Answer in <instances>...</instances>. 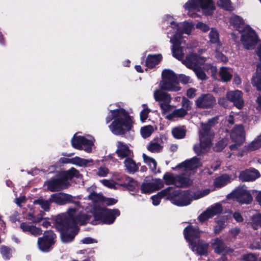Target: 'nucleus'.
<instances>
[{
    "mask_svg": "<svg viewBox=\"0 0 261 261\" xmlns=\"http://www.w3.org/2000/svg\"><path fill=\"white\" fill-rule=\"evenodd\" d=\"M238 201L241 204H249L252 201V196L250 192L246 189H239L234 192Z\"/></svg>",
    "mask_w": 261,
    "mask_h": 261,
    "instance_id": "22",
    "label": "nucleus"
},
{
    "mask_svg": "<svg viewBox=\"0 0 261 261\" xmlns=\"http://www.w3.org/2000/svg\"><path fill=\"white\" fill-rule=\"evenodd\" d=\"M208 136H204L200 135V142L199 144L201 146L202 148H204L206 150L207 148H209L211 146L212 144L211 139L208 137Z\"/></svg>",
    "mask_w": 261,
    "mask_h": 261,
    "instance_id": "44",
    "label": "nucleus"
},
{
    "mask_svg": "<svg viewBox=\"0 0 261 261\" xmlns=\"http://www.w3.org/2000/svg\"><path fill=\"white\" fill-rule=\"evenodd\" d=\"M55 225L60 232L63 243H69L72 242L79 230L75 227L74 221L69 223L66 220L64 215L59 214L55 219Z\"/></svg>",
    "mask_w": 261,
    "mask_h": 261,
    "instance_id": "3",
    "label": "nucleus"
},
{
    "mask_svg": "<svg viewBox=\"0 0 261 261\" xmlns=\"http://www.w3.org/2000/svg\"><path fill=\"white\" fill-rule=\"evenodd\" d=\"M256 54L260 63L257 65L256 75L253 79L252 82L253 86L256 87L257 90L261 91V45L258 46Z\"/></svg>",
    "mask_w": 261,
    "mask_h": 261,
    "instance_id": "25",
    "label": "nucleus"
},
{
    "mask_svg": "<svg viewBox=\"0 0 261 261\" xmlns=\"http://www.w3.org/2000/svg\"><path fill=\"white\" fill-rule=\"evenodd\" d=\"M228 140L226 138H223L218 141L213 147V150L215 152L221 151L227 145Z\"/></svg>",
    "mask_w": 261,
    "mask_h": 261,
    "instance_id": "41",
    "label": "nucleus"
},
{
    "mask_svg": "<svg viewBox=\"0 0 261 261\" xmlns=\"http://www.w3.org/2000/svg\"><path fill=\"white\" fill-rule=\"evenodd\" d=\"M92 214L94 219L92 220L90 224L96 225V221H100L103 224H113L117 217L120 215V211L118 209H109L107 207L95 206L93 208Z\"/></svg>",
    "mask_w": 261,
    "mask_h": 261,
    "instance_id": "4",
    "label": "nucleus"
},
{
    "mask_svg": "<svg viewBox=\"0 0 261 261\" xmlns=\"http://www.w3.org/2000/svg\"><path fill=\"white\" fill-rule=\"evenodd\" d=\"M242 259L244 261H256L257 257L254 253H249L244 254Z\"/></svg>",
    "mask_w": 261,
    "mask_h": 261,
    "instance_id": "62",
    "label": "nucleus"
},
{
    "mask_svg": "<svg viewBox=\"0 0 261 261\" xmlns=\"http://www.w3.org/2000/svg\"><path fill=\"white\" fill-rule=\"evenodd\" d=\"M120 110L121 108L113 110H110V113L111 114L107 116L106 118L107 124L109 123L112 120H114L115 119H116L117 117L119 116Z\"/></svg>",
    "mask_w": 261,
    "mask_h": 261,
    "instance_id": "53",
    "label": "nucleus"
},
{
    "mask_svg": "<svg viewBox=\"0 0 261 261\" xmlns=\"http://www.w3.org/2000/svg\"><path fill=\"white\" fill-rule=\"evenodd\" d=\"M230 181V177L227 174L224 173L216 177L214 182V186L217 188H222Z\"/></svg>",
    "mask_w": 261,
    "mask_h": 261,
    "instance_id": "32",
    "label": "nucleus"
},
{
    "mask_svg": "<svg viewBox=\"0 0 261 261\" xmlns=\"http://www.w3.org/2000/svg\"><path fill=\"white\" fill-rule=\"evenodd\" d=\"M251 223L253 229H257L261 226V214L258 213L252 216L251 218Z\"/></svg>",
    "mask_w": 261,
    "mask_h": 261,
    "instance_id": "49",
    "label": "nucleus"
},
{
    "mask_svg": "<svg viewBox=\"0 0 261 261\" xmlns=\"http://www.w3.org/2000/svg\"><path fill=\"white\" fill-rule=\"evenodd\" d=\"M0 252L4 259H9L12 256V250L6 246H2Z\"/></svg>",
    "mask_w": 261,
    "mask_h": 261,
    "instance_id": "54",
    "label": "nucleus"
},
{
    "mask_svg": "<svg viewBox=\"0 0 261 261\" xmlns=\"http://www.w3.org/2000/svg\"><path fill=\"white\" fill-rule=\"evenodd\" d=\"M173 111L174 114L177 118H183L188 114L186 110H185L183 108L176 109Z\"/></svg>",
    "mask_w": 261,
    "mask_h": 261,
    "instance_id": "64",
    "label": "nucleus"
},
{
    "mask_svg": "<svg viewBox=\"0 0 261 261\" xmlns=\"http://www.w3.org/2000/svg\"><path fill=\"white\" fill-rule=\"evenodd\" d=\"M241 41L244 48H253L258 42V37L255 31L249 25L245 27L244 31L241 32Z\"/></svg>",
    "mask_w": 261,
    "mask_h": 261,
    "instance_id": "7",
    "label": "nucleus"
},
{
    "mask_svg": "<svg viewBox=\"0 0 261 261\" xmlns=\"http://www.w3.org/2000/svg\"><path fill=\"white\" fill-rule=\"evenodd\" d=\"M163 179L166 185H173L176 183L177 176L175 177L172 174L166 172L163 176Z\"/></svg>",
    "mask_w": 261,
    "mask_h": 261,
    "instance_id": "50",
    "label": "nucleus"
},
{
    "mask_svg": "<svg viewBox=\"0 0 261 261\" xmlns=\"http://www.w3.org/2000/svg\"><path fill=\"white\" fill-rule=\"evenodd\" d=\"M51 202L50 201V198L46 200L43 197L40 196L37 199L34 200V205H38L44 212H48L50 209Z\"/></svg>",
    "mask_w": 261,
    "mask_h": 261,
    "instance_id": "35",
    "label": "nucleus"
},
{
    "mask_svg": "<svg viewBox=\"0 0 261 261\" xmlns=\"http://www.w3.org/2000/svg\"><path fill=\"white\" fill-rule=\"evenodd\" d=\"M33 225L31 222H25L22 223L20 225L21 228L23 231L28 232L33 234Z\"/></svg>",
    "mask_w": 261,
    "mask_h": 261,
    "instance_id": "60",
    "label": "nucleus"
},
{
    "mask_svg": "<svg viewBox=\"0 0 261 261\" xmlns=\"http://www.w3.org/2000/svg\"><path fill=\"white\" fill-rule=\"evenodd\" d=\"M210 41L212 43L220 44L219 35L216 30L212 29L209 33Z\"/></svg>",
    "mask_w": 261,
    "mask_h": 261,
    "instance_id": "47",
    "label": "nucleus"
},
{
    "mask_svg": "<svg viewBox=\"0 0 261 261\" xmlns=\"http://www.w3.org/2000/svg\"><path fill=\"white\" fill-rule=\"evenodd\" d=\"M163 81L160 83L162 90L168 91H178L181 87L178 85L179 82L183 84L190 83V77L184 74L177 75L173 70L165 69L162 73Z\"/></svg>",
    "mask_w": 261,
    "mask_h": 261,
    "instance_id": "1",
    "label": "nucleus"
},
{
    "mask_svg": "<svg viewBox=\"0 0 261 261\" xmlns=\"http://www.w3.org/2000/svg\"><path fill=\"white\" fill-rule=\"evenodd\" d=\"M260 176L259 171L254 168L246 169L240 172L239 177L242 181H253Z\"/></svg>",
    "mask_w": 261,
    "mask_h": 261,
    "instance_id": "21",
    "label": "nucleus"
},
{
    "mask_svg": "<svg viewBox=\"0 0 261 261\" xmlns=\"http://www.w3.org/2000/svg\"><path fill=\"white\" fill-rule=\"evenodd\" d=\"M115 152L120 159L129 158L132 153L128 146L122 142H118Z\"/></svg>",
    "mask_w": 261,
    "mask_h": 261,
    "instance_id": "26",
    "label": "nucleus"
},
{
    "mask_svg": "<svg viewBox=\"0 0 261 261\" xmlns=\"http://www.w3.org/2000/svg\"><path fill=\"white\" fill-rule=\"evenodd\" d=\"M212 218V215L209 212V210L206 209L202 212L198 217L199 222L203 223L207 221L208 219Z\"/></svg>",
    "mask_w": 261,
    "mask_h": 261,
    "instance_id": "57",
    "label": "nucleus"
},
{
    "mask_svg": "<svg viewBox=\"0 0 261 261\" xmlns=\"http://www.w3.org/2000/svg\"><path fill=\"white\" fill-rule=\"evenodd\" d=\"M71 145L73 148L79 150L83 149L82 146H88L89 148L85 149V151L87 152L90 151L91 150V146L93 145V143L90 140L88 139L86 137L81 136H76L74 135L71 141Z\"/></svg>",
    "mask_w": 261,
    "mask_h": 261,
    "instance_id": "17",
    "label": "nucleus"
},
{
    "mask_svg": "<svg viewBox=\"0 0 261 261\" xmlns=\"http://www.w3.org/2000/svg\"><path fill=\"white\" fill-rule=\"evenodd\" d=\"M103 196L102 194H97L93 191L89 195L88 199L94 202H102Z\"/></svg>",
    "mask_w": 261,
    "mask_h": 261,
    "instance_id": "55",
    "label": "nucleus"
},
{
    "mask_svg": "<svg viewBox=\"0 0 261 261\" xmlns=\"http://www.w3.org/2000/svg\"><path fill=\"white\" fill-rule=\"evenodd\" d=\"M196 106L201 109H211L216 105V99L211 93L201 94L195 101Z\"/></svg>",
    "mask_w": 261,
    "mask_h": 261,
    "instance_id": "9",
    "label": "nucleus"
},
{
    "mask_svg": "<svg viewBox=\"0 0 261 261\" xmlns=\"http://www.w3.org/2000/svg\"><path fill=\"white\" fill-rule=\"evenodd\" d=\"M175 190H176L175 188L172 187H169L164 190H162L158 193L157 194L160 197L161 199L166 197V199L171 201V199L170 197H173L172 196L174 195Z\"/></svg>",
    "mask_w": 261,
    "mask_h": 261,
    "instance_id": "38",
    "label": "nucleus"
},
{
    "mask_svg": "<svg viewBox=\"0 0 261 261\" xmlns=\"http://www.w3.org/2000/svg\"><path fill=\"white\" fill-rule=\"evenodd\" d=\"M182 60V63L186 66L192 69L199 66L198 64H202L205 62L204 57H202L196 53H191L187 55L185 60Z\"/></svg>",
    "mask_w": 261,
    "mask_h": 261,
    "instance_id": "13",
    "label": "nucleus"
},
{
    "mask_svg": "<svg viewBox=\"0 0 261 261\" xmlns=\"http://www.w3.org/2000/svg\"><path fill=\"white\" fill-rule=\"evenodd\" d=\"M148 150L151 152H160L163 149V146L157 142H150L147 147Z\"/></svg>",
    "mask_w": 261,
    "mask_h": 261,
    "instance_id": "46",
    "label": "nucleus"
},
{
    "mask_svg": "<svg viewBox=\"0 0 261 261\" xmlns=\"http://www.w3.org/2000/svg\"><path fill=\"white\" fill-rule=\"evenodd\" d=\"M154 192L164 187L163 180L160 178H155L151 182Z\"/></svg>",
    "mask_w": 261,
    "mask_h": 261,
    "instance_id": "59",
    "label": "nucleus"
},
{
    "mask_svg": "<svg viewBox=\"0 0 261 261\" xmlns=\"http://www.w3.org/2000/svg\"><path fill=\"white\" fill-rule=\"evenodd\" d=\"M227 219L225 216L217 217L215 219L217 225L214 226V233L216 235L219 234L226 226Z\"/></svg>",
    "mask_w": 261,
    "mask_h": 261,
    "instance_id": "31",
    "label": "nucleus"
},
{
    "mask_svg": "<svg viewBox=\"0 0 261 261\" xmlns=\"http://www.w3.org/2000/svg\"><path fill=\"white\" fill-rule=\"evenodd\" d=\"M230 24L240 33L244 31L245 22L242 17L237 15L232 16L230 18Z\"/></svg>",
    "mask_w": 261,
    "mask_h": 261,
    "instance_id": "27",
    "label": "nucleus"
},
{
    "mask_svg": "<svg viewBox=\"0 0 261 261\" xmlns=\"http://www.w3.org/2000/svg\"><path fill=\"white\" fill-rule=\"evenodd\" d=\"M227 99L232 102L234 106L241 110L244 105V101L243 98V93L238 90L230 91L226 94Z\"/></svg>",
    "mask_w": 261,
    "mask_h": 261,
    "instance_id": "14",
    "label": "nucleus"
},
{
    "mask_svg": "<svg viewBox=\"0 0 261 261\" xmlns=\"http://www.w3.org/2000/svg\"><path fill=\"white\" fill-rule=\"evenodd\" d=\"M218 5L226 11H232L234 10L233 7L231 5L230 0H219V3H218Z\"/></svg>",
    "mask_w": 261,
    "mask_h": 261,
    "instance_id": "48",
    "label": "nucleus"
},
{
    "mask_svg": "<svg viewBox=\"0 0 261 261\" xmlns=\"http://www.w3.org/2000/svg\"><path fill=\"white\" fill-rule=\"evenodd\" d=\"M50 201L59 205H63L68 203H74L76 205L80 204V201L73 200V197L71 195L63 193L57 192L52 194L50 196Z\"/></svg>",
    "mask_w": 261,
    "mask_h": 261,
    "instance_id": "10",
    "label": "nucleus"
},
{
    "mask_svg": "<svg viewBox=\"0 0 261 261\" xmlns=\"http://www.w3.org/2000/svg\"><path fill=\"white\" fill-rule=\"evenodd\" d=\"M212 246L215 252L219 254L228 253L233 251V250L227 247L224 241L219 238H216L214 240Z\"/></svg>",
    "mask_w": 261,
    "mask_h": 261,
    "instance_id": "23",
    "label": "nucleus"
},
{
    "mask_svg": "<svg viewBox=\"0 0 261 261\" xmlns=\"http://www.w3.org/2000/svg\"><path fill=\"white\" fill-rule=\"evenodd\" d=\"M59 162L62 164H71L80 167H86L89 163H93V162L91 159L87 160L79 156H75L71 159L62 157L60 159Z\"/></svg>",
    "mask_w": 261,
    "mask_h": 261,
    "instance_id": "20",
    "label": "nucleus"
},
{
    "mask_svg": "<svg viewBox=\"0 0 261 261\" xmlns=\"http://www.w3.org/2000/svg\"><path fill=\"white\" fill-rule=\"evenodd\" d=\"M77 210L75 208H70L68 209L66 214H61L60 215H64L66 221L69 223L74 221L75 225L74 226L79 230V227L77 224L80 225H85L88 223L91 222L90 219L92 216L86 214L83 212H80L76 214Z\"/></svg>",
    "mask_w": 261,
    "mask_h": 261,
    "instance_id": "5",
    "label": "nucleus"
},
{
    "mask_svg": "<svg viewBox=\"0 0 261 261\" xmlns=\"http://www.w3.org/2000/svg\"><path fill=\"white\" fill-rule=\"evenodd\" d=\"M144 162L148 165L152 171H155L156 169L157 163L152 158L147 156L146 154L142 155Z\"/></svg>",
    "mask_w": 261,
    "mask_h": 261,
    "instance_id": "39",
    "label": "nucleus"
},
{
    "mask_svg": "<svg viewBox=\"0 0 261 261\" xmlns=\"http://www.w3.org/2000/svg\"><path fill=\"white\" fill-rule=\"evenodd\" d=\"M153 127L151 125H147L144 127H142L141 128V134L142 136L144 138H146L152 134L153 132Z\"/></svg>",
    "mask_w": 261,
    "mask_h": 261,
    "instance_id": "51",
    "label": "nucleus"
},
{
    "mask_svg": "<svg viewBox=\"0 0 261 261\" xmlns=\"http://www.w3.org/2000/svg\"><path fill=\"white\" fill-rule=\"evenodd\" d=\"M261 148V134L254 139L251 142L245 146L244 151H251Z\"/></svg>",
    "mask_w": 261,
    "mask_h": 261,
    "instance_id": "34",
    "label": "nucleus"
},
{
    "mask_svg": "<svg viewBox=\"0 0 261 261\" xmlns=\"http://www.w3.org/2000/svg\"><path fill=\"white\" fill-rule=\"evenodd\" d=\"M56 238V234L53 230L45 231L43 236L38 239L39 249L43 252H48L50 248L55 243Z\"/></svg>",
    "mask_w": 261,
    "mask_h": 261,
    "instance_id": "8",
    "label": "nucleus"
},
{
    "mask_svg": "<svg viewBox=\"0 0 261 261\" xmlns=\"http://www.w3.org/2000/svg\"><path fill=\"white\" fill-rule=\"evenodd\" d=\"M172 196L170 197L171 202L178 206L188 205L192 201L190 193L188 191L181 192L179 190H175Z\"/></svg>",
    "mask_w": 261,
    "mask_h": 261,
    "instance_id": "11",
    "label": "nucleus"
},
{
    "mask_svg": "<svg viewBox=\"0 0 261 261\" xmlns=\"http://www.w3.org/2000/svg\"><path fill=\"white\" fill-rule=\"evenodd\" d=\"M193 251L196 252L197 254L200 256H206L208 254V244L205 242L204 241L198 239L190 244Z\"/></svg>",
    "mask_w": 261,
    "mask_h": 261,
    "instance_id": "19",
    "label": "nucleus"
},
{
    "mask_svg": "<svg viewBox=\"0 0 261 261\" xmlns=\"http://www.w3.org/2000/svg\"><path fill=\"white\" fill-rule=\"evenodd\" d=\"M160 107L162 110V113L163 115L169 111L171 108V106L170 105V103L165 102L160 103Z\"/></svg>",
    "mask_w": 261,
    "mask_h": 261,
    "instance_id": "63",
    "label": "nucleus"
},
{
    "mask_svg": "<svg viewBox=\"0 0 261 261\" xmlns=\"http://www.w3.org/2000/svg\"><path fill=\"white\" fill-rule=\"evenodd\" d=\"M220 75L222 80L224 82L230 81L232 78V74L228 71L227 69L225 67H223L220 72Z\"/></svg>",
    "mask_w": 261,
    "mask_h": 261,
    "instance_id": "52",
    "label": "nucleus"
},
{
    "mask_svg": "<svg viewBox=\"0 0 261 261\" xmlns=\"http://www.w3.org/2000/svg\"><path fill=\"white\" fill-rule=\"evenodd\" d=\"M176 183L178 187L187 188L193 184V180L189 176H185L184 174H180L177 176Z\"/></svg>",
    "mask_w": 261,
    "mask_h": 261,
    "instance_id": "36",
    "label": "nucleus"
},
{
    "mask_svg": "<svg viewBox=\"0 0 261 261\" xmlns=\"http://www.w3.org/2000/svg\"><path fill=\"white\" fill-rule=\"evenodd\" d=\"M202 130L199 132V135L204 136H209L211 129V125L206 123H202L201 124Z\"/></svg>",
    "mask_w": 261,
    "mask_h": 261,
    "instance_id": "58",
    "label": "nucleus"
},
{
    "mask_svg": "<svg viewBox=\"0 0 261 261\" xmlns=\"http://www.w3.org/2000/svg\"><path fill=\"white\" fill-rule=\"evenodd\" d=\"M123 163L128 173H134L138 170V164L130 157L125 159Z\"/></svg>",
    "mask_w": 261,
    "mask_h": 261,
    "instance_id": "33",
    "label": "nucleus"
},
{
    "mask_svg": "<svg viewBox=\"0 0 261 261\" xmlns=\"http://www.w3.org/2000/svg\"><path fill=\"white\" fill-rule=\"evenodd\" d=\"M154 97L156 101H163V102L170 103L172 97L170 94L162 91L160 90H156L154 92Z\"/></svg>",
    "mask_w": 261,
    "mask_h": 261,
    "instance_id": "30",
    "label": "nucleus"
},
{
    "mask_svg": "<svg viewBox=\"0 0 261 261\" xmlns=\"http://www.w3.org/2000/svg\"><path fill=\"white\" fill-rule=\"evenodd\" d=\"M141 190L142 193H150L154 192L151 182H143L141 186Z\"/></svg>",
    "mask_w": 261,
    "mask_h": 261,
    "instance_id": "56",
    "label": "nucleus"
},
{
    "mask_svg": "<svg viewBox=\"0 0 261 261\" xmlns=\"http://www.w3.org/2000/svg\"><path fill=\"white\" fill-rule=\"evenodd\" d=\"M184 235L185 239L191 244L199 239L200 237V231L198 227L189 225L184 229Z\"/></svg>",
    "mask_w": 261,
    "mask_h": 261,
    "instance_id": "16",
    "label": "nucleus"
},
{
    "mask_svg": "<svg viewBox=\"0 0 261 261\" xmlns=\"http://www.w3.org/2000/svg\"><path fill=\"white\" fill-rule=\"evenodd\" d=\"M187 10H197L201 8L205 15H211L215 9L213 0H189L185 5Z\"/></svg>",
    "mask_w": 261,
    "mask_h": 261,
    "instance_id": "6",
    "label": "nucleus"
},
{
    "mask_svg": "<svg viewBox=\"0 0 261 261\" xmlns=\"http://www.w3.org/2000/svg\"><path fill=\"white\" fill-rule=\"evenodd\" d=\"M101 182L103 186L110 189H116L117 188L115 186V182L114 181H111L109 179H102Z\"/></svg>",
    "mask_w": 261,
    "mask_h": 261,
    "instance_id": "61",
    "label": "nucleus"
},
{
    "mask_svg": "<svg viewBox=\"0 0 261 261\" xmlns=\"http://www.w3.org/2000/svg\"><path fill=\"white\" fill-rule=\"evenodd\" d=\"M230 138L232 141L240 146L245 140V132L242 124L236 125L231 129Z\"/></svg>",
    "mask_w": 261,
    "mask_h": 261,
    "instance_id": "15",
    "label": "nucleus"
},
{
    "mask_svg": "<svg viewBox=\"0 0 261 261\" xmlns=\"http://www.w3.org/2000/svg\"><path fill=\"white\" fill-rule=\"evenodd\" d=\"M200 166V160L196 156L186 160L176 166L177 168H184L186 170H192L196 169Z\"/></svg>",
    "mask_w": 261,
    "mask_h": 261,
    "instance_id": "24",
    "label": "nucleus"
},
{
    "mask_svg": "<svg viewBox=\"0 0 261 261\" xmlns=\"http://www.w3.org/2000/svg\"><path fill=\"white\" fill-rule=\"evenodd\" d=\"M134 123L133 117L124 108H121L119 116L109 126L111 132L116 136H122L129 132Z\"/></svg>",
    "mask_w": 261,
    "mask_h": 261,
    "instance_id": "2",
    "label": "nucleus"
},
{
    "mask_svg": "<svg viewBox=\"0 0 261 261\" xmlns=\"http://www.w3.org/2000/svg\"><path fill=\"white\" fill-rule=\"evenodd\" d=\"M181 38L182 35H179V33L176 32L172 38L170 40V42L173 44L172 47V55L179 61H181L184 57V54L182 53V48L180 46Z\"/></svg>",
    "mask_w": 261,
    "mask_h": 261,
    "instance_id": "12",
    "label": "nucleus"
},
{
    "mask_svg": "<svg viewBox=\"0 0 261 261\" xmlns=\"http://www.w3.org/2000/svg\"><path fill=\"white\" fill-rule=\"evenodd\" d=\"M192 70L194 72L199 80L205 81L208 79L206 73L200 66H198Z\"/></svg>",
    "mask_w": 261,
    "mask_h": 261,
    "instance_id": "43",
    "label": "nucleus"
},
{
    "mask_svg": "<svg viewBox=\"0 0 261 261\" xmlns=\"http://www.w3.org/2000/svg\"><path fill=\"white\" fill-rule=\"evenodd\" d=\"M192 29V25L190 23L185 21L184 22L182 27L180 26L179 29H177V32L179 33V35L184 34L190 35Z\"/></svg>",
    "mask_w": 261,
    "mask_h": 261,
    "instance_id": "40",
    "label": "nucleus"
},
{
    "mask_svg": "<svg viewBox=\"0 0 261 261\" xmlns=\"http://www.w3.org/2000/svg\"><path fill=\"white\" fill-rule=\"evenodd\" d=\"M46 185L47 189L50 192H54L62 190L66 186V183L63 182L59 174H58L56 178L52 177L46 181Z\"/></svg>",
    "mask_w": 261,
    "mask_h": 261,
    "instance_id": "18",
    "label": "nucleus"
},
{
    "mask_svg": "<svg viewBox=\"0 0 261 261\" xmlns=\"http://www.w3.org/2000/svg\"><path fill=\"white\" fill-rule=\"evenodd\" d=\"M162 60L161 54H148L145 60V65L150 69H152L158 65Z\"/></svg>",
    "mask_w": 261,
    "mask_h": 261,
    "instance_id": "28",
    "label": "nucleus"
},
{
    "mask_svg": "<svg viewBox=\"0 0 261 261\" xmlns=\"http://www.w3.org/2000/svg\"><path fill=\"white\" fill-rule=\"evenodd\" d=\"M137 185V181L135 180L133 178H129L128 182L123 183L120 185L128 191L134 192L136 190Z\"/></svg>",
    "mask_w": 261,
    "mask_h": 261,
    "instance_id": "45",
    "label": "nucleus"
},
{
    "mask_svg": "<svg viewBox=\"0 0 261 261\" xmlns=\"http://www.w3.org/2000/svg\"><path fill=\"white\" fill-rule=\"evenodd\" d=\"M60 177L64 183L69 180H71L74 177H78L80 174L79 171L72 167L68 170L63 171L58 173Z\"/></svg>",
    "mask_w": 261,
    "mask_h": 261,
    "instance_id": "29",
    "label": "nucleus"
},
{
    "mask_svg": "<svg viewBox=\"0 0 261 261\" xmlns=\"http://www.w3.org/2000/svg\"><path fill=\"white\" fill-rule=\"evenodd\" d=\"M207 209L209 210V212L212 217L215 215L221 214L223 211L222 206L220 203H217L214 205H212L210 208Z\"/></svg>",
    "mask_w": 261,
    "mask_h": 261,
    "instance_id": "42",
    "label": "nucleus"
},
{
    "mask_svg": "<svg viewBox=\"0 0 261 261\" xmlns=\"http://www.w3.org/2000/svg\"><path fill=\"white\" fill-rule=\"evenodd\" d=\"M172 134L174 138L181 139L186 136V129L184 126H176L172 128Z\"/></svg>",
    "mask_w": 261,
    "mask_h": 261,
    "instance_id": "37",
    "label": "nucleus"
}]
</instances>
